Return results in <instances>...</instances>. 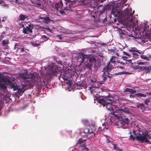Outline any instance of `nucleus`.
I'll use <instances>...</instances> for the list:
<instances>
[{"instance_id":"20e7f679","label":"nucleus","mask_w":151,"mask_h":151,"mask_svg":"<svg viewBox=\"0 0 151 151\" xmlns=\"http://www.w3.org/2000/svg\"><path fill=\"white\" fill-rule=\"evenodd\" d=\"M96 61L94 58H88L87 60L86 61V63L84 62V68L85 69H86L88 71L91 70L93 67V65L94 63L96 62Z\"/></svg>"},{"instance_id":"79ce46f5","label":"nucleus","mask_w":151,"mask_h":151,"mask_svg":"<svg viewBox=\"0 0 151 151\" xmlns=\"http://www.w3.org/2000/svg\"><path fill=\"white\" fill-rule=\"evenodd\" d=\"M119 122H116V123H115V125H118L119 126V127H122L123 128H124L123 126H122V124H121V125H120V126H119L120 125L119 124Z\"/></svg>"},{"instance_id":"2eb2a0df","label":"nucleus","mask_w":151,"mask_h":151,"mask_svg":"<svg viewBox=\"0 0 151 151\" xmlns=\"http://www.w3.org/2000/svg\"><path fill=\"white\" fill-rule=\"evenodd\" d=\"M15 49L16 50L17 52L20 51L21 52H24V46L22 45L17 44L15 45Z\"/></svg>"},{"instance_id":"cd10ccee","label":"nucleus","mask_w":151,"mask_h":151,"mask_svg":"<svg viewBox=\"0 0 151 151\" xmlns=\"http://www.w3.org/2000/svg\"><path fill=\"white\" fill-rule=\"evenodd\" d=\"M31 43L32 46L34 47H38L41 45V44L40 43H37L34 41L31 42Z\"/></svg>"},{"instance_id":"13d9d810","label":"nucleus","mask_w":151,"mask_h":151,"mask_svg":"<svg viewBox=\"0 0 151 151\" xmlns=\"http://www.w3.org/2000/svg\"><path fill=\"white\" fill-rule=\"evenodd\" d=\"M146 93L149 95H151V92H147Z\"/></svg>"},{"instance_id":"c756f323","label":"nucleus","mask_w":151,"mask_h":151,"mask_svg":"<svg viewBox=\"0 0 151 151\" xmlns=\"http://www.w3.org/2000/svg\"><path fill=\"white\" fill-rule=\"evenodd\" d=\"M9 43V40H2L1 43V44L2 46H4L8 44Z\"/></svg>"},{"instance_id":"4d7b16f0","label":"nucleus","mask_w":151,"mask_h":151,"mask_svg":"<svg viewBox=\"0 0 151 151\" xmlns=\"http://www.w3.org/2000/svg\"><path fill=\"white\" fill-rule=\"evenodd\" d=\"M2 105L1 104H0V111L1 110V109H2ZM1 115V113H0V116Z\"/></svg>"},{"instance_id":"864d4df0","label":"nucleus","mask_w":151,"mask_h":151,"mask_svg":"<svg viewBox=\"0 0 151 151\" xmlns=\"http://www.w3.org/2000/svg\"><path fill=\"white\" fill-rule=\"evenodd\" d=\"M60 14H63V13H64V12L63 10H60Z\"/></svg>"},{"instance_id":"f8f14e48","label":"nucleus","mask_w":151,"mask_h":151,"mask_svg":"<svg viewBox=\"0 0 151 151\" xmlns=\"http://www.w3.org/2000/svg\"><path fill=\"white\" fill-rule=\"evenodd\" d=\"M111 104H105V106L107 109L110 111H112L111 113V114H113L115 117H119L120 116V114H116L115 113H117L116 110H114L111 107Z\"/></svg>"},{"instance_id":"f3484780","label":"nucleus","mask_w":151,"mask_h":151,"mask_svg":"<svg viewBox=\"0 0 151 151\" xmlns=\"http://www.w3.org/2000/svg\"><path fill=\"white\" fill-rule=\"evenodd\" d=\"M124 65V63H118L116 62L115 64L114 65L115 68H119L122 70H124V67L123 66Z\"/></svg>"},{"instance_id":"2f4dec72","label":"nucleus","mask_w":151,"mask_h":151,"mask_svg":"<svg viewBox=\"0 0 151 151\" xmlns=\"http://www.w3.org/2000/svg\"><path fill=\"white\" fill-rule=\"evenodd\" d=\"M113 145L114 150H118V151H122V149H120L118 147H117L116 144H114Z\"/></svg>"},{"instance_id":"f257e3e1","label":"nucleus","mask_w":151,"mask_h":151,"mask_svg":"<svg viewBox=\"0 0 151 151\" xmlns=\"http://www.w3.org/2000/svg\"><path fill=\"white\" fill-rule=\"evenodd\" d=\"M134 12V11H132V9H129L125 11L124 15V18L125 19L132 22V23L134 25L136 24L138 22V20L133 16Z\"/></svg>"},{"instance_id":"c9c22d12","label":"nucleus","mask_w":151,"mask_h":151,"mask_svg":"<svg viewBox=\"0 0 151 151\" xmlns=\"http://www.w3.org/2000/svg\"><path fill=\"white\" fill-rule=\"evenodd\" d=\"M142 66H139V65H136L134 66V68L135 69H139L141 70L142 68Z\"/></svg>"},{"instance_id":"4468645a","label":"nucleus","mask_w":151,"mask_h":151,"mask_svg":"<svg viewBox=\"0 0 151 151\" xmlns=\"http://www.w3.org/2000/svg\"><path fill=\"white\" fill-rule=\"evenodd\" d=\"M116 113H119V114H120V116L119 118L122 117V116L121 115H122L120 113V112H121V111H122L126 113L127 114H130V111H129L128 109L127 108H122L121 109H119L118 108H117L116 109Z\"/></svg>"},{"instance_id":"423d86ee","label":"nucleus","mask_w":151,"mask_h":151,"mask_svg":"<svg viewBox=\"0 0 151 151\" xmlns=\"http://www.w3.org/2000/svg\"><path fill=\"white\" fill-rule=\"evenodd\" d=\"M88 58L87 55L81 52L79 53L77 57V61L80 63V65H81L82 63H84L86 62V61L87 60V59H88Z\"/></svg>"},{"instance_id":"5701e85b","label":"nucleus","mask_w":151,"mask_h":151,"mask_svg":"<svg viewBox=\"0 0 151 151\" xmlns=\"http://www.w3.org/2000/svg\"><path fill=\"white\" fill-rule=\"evenodd\" d=\"M24 87L25 88L26 87V86L22 85V89L18 88H17L18 90V93L20 95H21L23 93H24V91L26 90V89L24 88Z\"/></svg>"},{"instance_id":"5fc2aeb1","label":"nucleus","mask_w":151,"mask_h":151,"mask_svg":"<svg viewBox=\"0 0 151 151\" xmlns=\"http://www.w3.org/2000/svg\"><path fill=\"white\" fill-rule=\"evenodd\" d=\"M109 51H111V52H114V50L113 49H109Z\"/></svg>"},{"instance_id":"a878e982","label":"nucleus","mask_w":151,"mask_h":151,"mask_svg":"<svg viewBox=\"0 0 151 151\" xmlns=\"http://www.w3.org/2000/svg\"><path fill=\"white\" fill-rule=\"evenodd\" d=\"M51 20L49 17H45L44 19L43 22L45 24H47Z\"/></svg>"},{"instance_id":"4c0bfd02","label":"nucleus","mask_w":151,"mask_h":151,"mask_svg":"<svg viewBox=\"0 0 151 151\" xmlns=\"http://www.w3.org/2000/svg\"><path fill=\"white\" fill-rule=\"evenodd\" d=\"M123 52L124 54L126 55H127L129 57V58L131 57V56L132 55H131V53L129 54V53H127V52H125V51H123Z\"/></svg>"},{"instance_id":"6e6d98bb","label":"nucleus","mask_w":151,"mask_h":151,"mask_svg":"<svg viewBox=\"0 0 151 151\" xmlns=\"http://www.w3.org/2000/svg\"><path fill=\"white\" fill-rule=\"evenodd\" d=\"M116 62H118V63H123L122 62H120V61L119 60H118L117 59L116 61Z\"/></svg>"},{"instance_id":"4be33fe9","label":"nucleus","mask_w":151,"mask_h":151,"mask_svg":"<svg viewBox=\"0 0 151 151\" xmlns=\"http://www.w3.org/2000/svg\"><path fill=\"white\" fill-rule=\"evenodd\" d=\"M7 89V87L6 86L0 82V91H6Z\"/></svg>"},{"instance_id":"49530a36","label":"nucleus","mask_w":151,"mask_h":151,"mask_svg":"<svg viewBox=\"0 0 151 151\" xmlns=\"http://www.w3.org/2000/svg\"><path fill=\"white\" fill-rule=\"evenodd\" d=\"M122 59H123L124 60H127V59L128 58L126 56H122Z\"/></svg>"},{"instance_id":"a211bd4d","label":"nucleus","mask_w":151,"mask_h":151,"mask_svg":"<svg viewBox=\"0 0 151 151\" xmlns=\"http://www.w3.org/2000/svg\"><path fill=\"white\" fill-rule=\"evenodd\" d=\"M142 136V134H137V136H134V137L131 134L130 136V139H132L133 140H135V139L141 142V140L139 139H140V137Z\"/></svg>"},{"instance_id":"58836bf2","label":"nucleus","mask_w":151,"mask_h":151,"mask_svg":"<svg viewBox=\"0 0 151 151\" xmlns=\"http://www.w3.org/2000/svg\"><path fill=\"white\" fill-rule=\"evenodd\" d=\"M41 83H41L40 82V87L43 86L45 84V82L44 81H43V83H42V82Z\"/></svg>"},{"instance_id":"b1692460","label":"nucleus","mask_w":151,"mask_h":151,"mask_svg":"<svg viewBox=\"0 0 151 151\" xmlns=\"http://www.w3.org/2000/svg\"><path fill=\"white\" fill-rule=\"evenodd\" d=\"M116 59H117L116 57L115 56H111V58L110 59L109 62H110V63H111L114 65L116 62Z\"/></svg>"},{"instance_id":"de8ad7c7","label":"nucleus","mask_w":151,"mask_h":151,"mask_svg":"<svg viewBox=\"0 0 151 151\" xmlns=\"http://www.w3.org/2000/svg\"><path fill=\"white\" fill-rule=\"evenodd\" d=\"M102 76H103V77H104L103 80L104 81H105L107 79V78L106 77L107 76H104L103 74Z\"/></svg>"},{"instance_id":"e433bc0d","label":"nucleus","mask_w":151,"mask_h":151,"mask_svg":"<svg viewBox=\"0 0 151 151\" xmlns=\"http://www.w3.org/2000/svg\"><path fill=\"white\" fill-rule=\"evenodd\" d=\"M83 140L82 139H80L77 142V144H80L81 143H83Z\"/></svg>"},{"instance_id":"37998d69","label":"nucleus","mask_w":151,"mask_h":151,"mask_svg":"<svg viewBox=\"0 0 151 151\" xmlns=\"http://www.w3.org/2000/svg\"><path fill=\"white\" fill-rule=\"evenodd\" d=\"M57 37L60 40H62L63 38V37L62 36L60 35H58L57 36Z\"/></svg>"},{"instance_id":"7ed1b4c3","label":"nucleus","mask_w":151,"mask_h":151,"mask_svg":"<svg viewBox=\"0 0 151 151\" xmlns=\"http://www.w3.org/2000/svg\"><path fill=\"white\" fill-rule=\"evenodd\" d=\"M113 68V66L110 63V62H109L107 63V65L106 67H105L103 69L102 71L103 72V75L107 76V77L111 78L113 76H115V74H110L109 73L111 71Z\"/></svg>"},{"instance_id":"bf43d9fd","label":"nucleus","mask_w":151,"mask_h":151,"mask_svg":"<svg viewBox=\"0 0 151 151\" xmlns=\"http://www.w3.org/2000/svg\"><path fill=\"white\" fill-rule=\"evenodd\" d=\"M45 29H47V30H49V31L50 32L51 30L49 28H46Z\"/></svg>"},{"instance_id":"bb28decb","label":"nucleus","mask_w":151,"mask_h":151,"mask_svg":"<svg viewBox=\"0 0 151 151\" xmlns=\"http://www.w3.org/2000/svg\"><path fill=\"white\" fill-rule=\"evenodd\" d=\"M122 122L123 123H124L126 124H129V119L128 118H122Z\"/></svg>"},{"instance_id":"9d476101","label":"nucleus","mask_w":151,"mask_h":151,"mask_svg":"<svg viewBox=\"0 0 151 151\" xmlns=\"http://www.w3.org/2000/svg\"><path fill=\"white\" fill-rule=\"evenodd\" d=\"M22 27H23V32L25 34H28V31L30 33H32V30L34 28V25L30 23L26 27H24V25L22 24Z\"/></svg>"},{"instance_id":"09e8293b","label":"nucleus","mask_w":151,"mask_h":151,"mask_svg":"<svg viewBox=\"0 0 151 151\" xmlns=\"http://www.w3.org/2000/svg\"><path fill=\"white\" fill-rule=\"evenodd\" d=\"M36 4L37 5H38L39 7H40L41 5V4L40 2H38V3H36Z\"/></svg>"},{"instance_id":"69168bd1","label":"nucleus","mask_w":151,"mask_h":151,"mask_svg":"<svg viewBox=\"0 0 151 151\" xmlns=\"http://www.w3.org/2000/svg\"><path fill=\"white\" fill-rule=\"evenodd\" d=\"M115 55H119L118 54V53H116Z\"/></svg>"},{"instance_id":"39448f33","label":"nucleus","mask_w":151,"mask_h":151,"mask_svg":"<svg viewBox=\"0 0 151 151\" xmlns=\"http://www.w3.org/2000/svg\"><path fill=\"white\" fill-rule=\"evenodd\" d=\"M114 102V99L112 97H106L104 99L99 100L98 102L103 106L104 107L105 106L106 104H112Z\"/></svg>"},{"instance_id":"aec40b11","label":"nucleus","mask_w":151,"mask_h":151,"mask_svg":"<svg viewBox=\"0 0 151 151\" xmlns=\"http://www.w3.org/2000/svg\"><path fill=\"white\" fill-rule=\"evenodd\" d=\"M28 19V17L25 14H20L19 16V21H24L25 19Z\"/></svg>"},{"instance_id":"052dcab7","label":"nucleus","mask_w":151,"mask_h":151,"mask_svg":"<svg viewBox=\"0 0 151 151\" xmlns=\"http://www.w3.org/2000/svg\"><path fill=\"white\" fill-rule=\"evenodd\" d=\"M86 149L87 151H88L89 150V149L87 147H86Z\"/></svg>"},{"instance_id":"f704fd0d","label":"nucleus","mask_w":151,"mask_h":151,"mask_svg":"<svg viewBox=\"0 0 151 151\" xmlns=\"http://www.w3.org/2000/svg\"><path fill=\"white\" fill-rule=\"evenodd\" d=\"M41 38L44 40V41H46L48 40V38H47L46 35H43L42 36Z\"/></svg>"},{"instance_id":"9b49d317","label":"nucleus","mask_w":151,"mask_h":151,"mask_svg":"<svg viewBox=\"0 0 151 151\" xmlns=\"http://www.w3.org/2000/svg\"><path fill=\"white\" fill-rule=\"evenodd\" d=\"M27 71L24 70L23 73H22L19 74V77L22 79H25L27 78H33L34 77V74L32 73H30L29 76L27 75Z\"/></svg>"},{"instance_id":"ea45409f","label":"nucleus","mask_w":151,"mask_h":151,"mask_svg":"<svg viewBox=\"0 0 151 151\" xmlns=\"http://www.w3.org/2000/svg\"><path fill=\"white\" fill-rule=\"evenodd\" d=\"M132 133L134 134V136H137V134H142L139 133H136V132L134 130H133V131Z\"/></svg>"},{"instance_id":"603ef678","label":"nucleus","mask_w":151,"mask_h":151,"mask_svg":"<svg viewBox=\"0 0 151 151\" xmlns=\"http://www.w3.org/2000/svg\"><path fill=\"white\" fill-rule=\"evenodd\" d=\"M58 4H56L55 5V7L56 8V9L57 10H58Z\"/></svg>"},{"instance_id":"c03bdc74","label":"nucleus","mask_w":151,"mask_h":151,"mask_svg":"<svg viewBox=\"0 0 151 151\" xmlns=\"http://www.w3.org/2000/svg\"><path fill=\"white\" fill-rule=\"evenodd\" d=\"M62 78L64 80H66V81L68 80L67 78H66L65 76H63H63Z\"/></svg>"},{"instance_id":"c85d7f7f","label":"nucleus","mask_w":151,"mask_h":151,"mask_svg":"<svg viewBox=\"0 0 151 151\" xmlns=\"http://www.w3.org/2000/svg\"><path fill=\"white\" fill-rule=\"evenodd\" d=\"M130 73H129L128 72H125L123 71L122 72H119L118 73H115V76H116L117 75H122V74H130Z\"/></svg>"},{"instance_id":"6e6552de","label":"nucleus","mask_w":151,"mask_h":151,"mask_svg":"<svg viewBox=\"0 0 151 151\" xmlns=\"http://www.w3.org/2000/svg\"><path fill=\"white\" fill-rule=\"evenodd\" d=\"M83 132L87 134L86 137L89 139H90L93 137H95L96 134L91 129L85 128L84 129Z\"/></svg>"},{"instance_id":"3c124183","label":"nucleus","mask_w":151,"mask_h":151,"mask_svg":"<svg viewBox=\"0 0 151 151\" xmlns=\"http://www.w3.org/2000/svg\"><path fill=\"white\" fill-rule=\"evenodd\" d=\"M147 57L148 58H149V59L150 58H151V55L150 54H147Z\"/></svg>"},{"instance_id":"473e14b6","label":"nucleus","mask_w":151,"mask_h":151,"mask_svg":"<svg viewBox=\"0 0 151 151\" xmlns=\"http://www.w3.org/2000/svg\"><path fill=\"white\" fill-rule=\"evenodd\" d=\"M140 58L141 59L146 60H150V59H149L148 57H147V56L145 55H141L140 56Z\"/></svg>"},{"instance_id":"0e129e2a","label":"nucleus","mask_w":151,"mask_h":151,"mask_svg":"<svg viewBox=\"0 0 151 151\" xmlns=\"http://www.w3.org/2000/svg\"><path fill=\"white\" fill-rule=\"evenodd\" d=\"M110 142V141L109 140H108V142L109 143Z\"/></svg>"},{"instance_id":"dca6fc26","label":"nucleus","mask_w":151,"mask_h":151,"mask_svg":"<svg viewBox=\"0 0 151 151\" xmlns=\"http://www.w3.org/2000/svg\"><path fill=\"white\" fill-rule=\"evenodd\" d=\"M75 86H76L77 89H83L86 87V85L85 84L81 81L78 82L76 83Z\"/></svg>"},{"instance_id":"8fccbe9b","label":"nucleus","mask_w":151,"mask_h":151,"mask_svg":"<svg viewBox=\"0 0 151 151\" xmlns=\"http://www.w3.org/2000/svg\"><path fill=\"white\" fill-rule=\"evenodd\" d=\"M126 61L128 62L129 63H132V62H131L132 60H130V59L128 60V59H127Z\"/></svg>"},{"instance_id":"774afa93","label":"nucleus","mask_w":151,"mask_h":151,"mask_svg":"<svg viewBox=\"0 0 151 151\" xmlns=\"http://www.w3.org/2000/svg\"><path fill=\"white\" fill-rule=\"evenodd\" d=\"M91 92L92 93H93V91H91Z\"/></svg>"},{"instance_id":"a19ab883","label":"nucleus","mask_w":151,"mask_h":151,"mask_svg":"<svg viewBox=\"0 0 151 151\" xmlns=\"http://www.w3.org/2000/svg\"><path fill=\"white\" fill-rule=\"evenodd\" d=\"M138 65H144L145 64V62H138H138H137V63Z\"/></svg>"},{"instance_id":"f03ea898","label":"nucleus","mask_w":151,"mask_h":151,"mask_svg":"<svg viewBox=\"0 0 151 151\" xmlns=\"http://www.w3.org/2000/svg\"><path fill=\"white\" fill-rule=\"evenodd\" d=\"M0 81L4 82L6 85H9L11 86V88H13L14 91L17 89L18 87L15 85L14 83L7 78L2 73H0Z\"/></svg>"},{"instance_id":"a18cd8bd","label":"nucleus","mask_w":151,"mask_h":151,"mask_svg":"<svg viewBox=\"0 0 151 151\" xmlns=\"http://www.w3.org/2000/svg\"><path fill=\"white\" fill-rule=\"evenodd\" d=\"M66 83L67 84V85L69 86H71V82L70 81H68V82H67Z\"/></svg>"},{"instance_id":"393cba45","label":"nucleus","mask_w":151,"mask_h":151,"mask_svg":"<svg viewBox=\"0 0 151 151\" xmlns=\"http://www.w3.org/2000/svg\"><path fill=\"white\" fill-rule=\"evenodd\" d=\"M124 92H130L131 93H133L136 92L135 90H133V89L129 88H126L124 90Z\"/></svg>"},{"instance_id":"1a4fd4ad","label":"nucleus","mask_w":151,"mask_h":151,"mask_svg":"<svg viewBox=\"0 0 151 151\" xmlns=\"http://www.w3.org/2000/svg\"><path fill=\"white\" fill-rule=\"evenodd\" d=\"M50 72L49 73H47L46 74L48 75L49 77H51L52 76L55 75H56L57 74L59 71V70L58 68L56 66H52L51 69L50 70Z\"/></svg>"},{"instance_id":"338daca9","label":"nucleus","mask_w":151,"mask_h":151,"mask_svg":"<svg viewBox=\"0 0 151 151\" xmlns=\"http://www.w3.org/2000/svg\"><path fill=\"white\" fill-rule=\"evenodd\" d=\"M131 134V132L130 131V132H129V134Z\"/></svg>"},{"instance_id":"0eeeda50","label":"nucleus","mask_w":151,"mask_h":151,"mask_svg":"<svg viewBox=\"0 0 151 151\" xmlns=\"http://www.w3.org/2000/svg\"><path fill=\"white\" fill-rule=\"evenodd\" d=\"M140 139H139L141 140V142H146L150 143V141L148 139V138L149 139H151V136H149L148 133L147 132H142V136L140 137Z\"/></svg>"},{"instance_id":"6ab92c4d","label":"nucleus","mask_w":151,"mask_h":151,"mask_svg":"<svg viewBox=\"0 0 151 151\" xmlns=\"http://www.w3.org/2000/svg\"><path fill=\"white\" fill-rule=\"evenodd\" d=\"M137 106L138 108L142 110L143 112L144 111L146 110L145 105L143 104L139 103L137 105Z\"/></svg>"},{"instance_id":"412c9836","label":"nucleus","mask_w":151,"mask_h":151,"mask_svg":"<svg viewBox=\"0 0 151 151\" xmlns=\"http://www.w3.org/2000/svg\"><path fill=\"white\" fill-rule=\"evenodd\" d=\"M150 66H142L141 69V70L144 71L146 73H149L150 72Z\"/></svg>"},{"instance_id":"e2e57ef3","label":"nucleus","mask_w":151,"mask_h":151,"mask_svg":"<svg viewBox=\"0 0 151 151\" xmlns=\"http://www.w3.org/2000/svg\"><path fill=\"white\" fill-rule=\"evenodd\" d=\"M44 18H45V17H40V19H43L44 20Z\"/></svg>"},{"instance_id":"ddd939ff","label":"nucleus","mask_w":151,"mask_h":151,"mask_svg":"<svg viewBox=\"0 0 151 151\" xmlns=\"http://www.w3.org/2000/svg\"><path fill=\"white\" fill-rule=\"evenodd\" d=\"M129 52L131 53V57H132L135 59H137L139 58L138 53L141 54V53L139 52L138 50H136L133 49H130L129 50Z\"/></svg>"},{"instance_id":"7c9ffc66","label":"nucleus","mask_w":151,"mask_h":151,"mask_svg":"<svg viewBox=\"0 0 151 151\" xmlns=\"http://www.w3.org/2000/svg\"><path fill=\"white\" fill-rule=\"evenodd\" d=\"M136 96L137 97H145L146 96V95H145L144 94L138 93L135 94Z\"/></svg>"},{"instance_id":"680f3d73","label":"nucleus","mask_w":151,"mask_h":151,"mask_svg":"<svg viewBox=\"0 0 151 151\" xmlns=\"http://www.w3.org/2000/svg\"><path fill=\"white\" fill-rule=\"evenodd\" d=\"M31 3L32 4H35V3L33 1H32V0H31Z\"/></svg>"},{"instance_id":"72a5a7b5","label":"nucleus","mask_w":151,"mask_h":151,"mask_svg":"<svg viewBox=\"0 0 151 151\" xmlns=\"http://www.w3.org/2000/svg\"><path fill=\"white\" fill-rule=\"evenodd\" d=\"M150 101V99L149 98H147L145 101L144 103L145 104L147 105Z\"/></svg>"}]
</instances>
